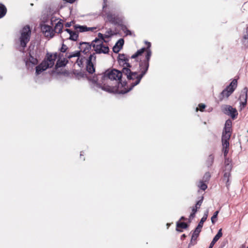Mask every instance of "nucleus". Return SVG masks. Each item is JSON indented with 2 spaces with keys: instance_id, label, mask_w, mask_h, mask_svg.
<instances>
[{
  "instance_id": "79ce46f5",
  "label": "nucleus",
  "mask_w": 248,
  "mask_h": 248,
  "mask_svg": "<svg viewBox=\"0 0 248 248\" xmlns=\"http://www.w3.org/2000/svg\"><path fill=\"white\" fill-rule=\"evenodd\" d=\"M247 34L244 36V39L245 40L248 39V27L246 29Z\"/></svg>"
},
{
  "instance_id": "4c0bfd02",
  "label": "nucleus",
  "mask_w": 248,
  "mask_h": 248,
  "mask_svg": "<svg viewBox=\"0 0 248 248\" xmlns=\"http://www.w3.org/2000/svg\"><path fill=\"white\" fill-rule=\"evenodd\" d=\"M210 173L209 172H207L205 174L203 178L205 179V181H207L209 179V178H210Z\"/></svg>"
},
{
  "instance_id": "de8ad7c7",
  "label": "nucleus",
  "mask_w": 248,
  "mask_h": 248,
  "mask_svg": "<svg viewBox=\"0 0 248 248\" xmlns=\"http://www.w3.org/2000/svg\"><path fill=\"white\" fill-rule=\"evenodd\" d=\"M105 8H105V5H103V10H104V11H105V10H106Z\"/></svg>"
},
{
  "instance_id": "09e8293b",
  "label": "nucleus",
  "mask_w": 248,
  "mask_h": 248,
  "mask_svg": "<svg viewBox=\"0 0 248 248\" xmlns=\"http://www.w3.org/2000/svg\"><path fill=\"white\" fill-rule=\"evenodd\" d=\"M198 110H199V108H196V111H198Z\"/></svg>"
},
{
  "instance_id": "e433bc0d",
  "label": "nucleus",
  "mask_w": 248,
  "mask_h": 248,
  "mask_svg": "<svg viewBox=\"0 0 248 248\" xmlns=\"http://www.w3.org/2000/svg\"><path fill=\"white\" fill-rule=\"evenodd\" d=\"M67 49V46L66 45L63 44L61 48V51L62 52H65L66 51Z\"/></svg>"
},
{
  "instance_id": "ea45409f",
  "label": "nucleus",
  "mask_w": 248,
  "mask_h": 248,
  "mask_svg": "<svg viewBox=\"0 0 248 248\" xmlns=\"http://www.w3.org/2000/svg\"><path fill=\"white\" fill-rule=\"evenodd\" d=\"M208 160L210 162V164L209 165H211L212 163L213 162V161H214V156L212 155H210L209 156V158H208Z\"/></svg>"
},
{
  "instance_id": "603ef678",
  "label": "nucleus",
  "mask_w": 248,
  "mask_h": 248,
  "mask_svg": "<svg viewBox=\"0 0 248 248\" xmlns=\"http://www.w3.org/2000/svg\"><path fill=\"white\" fill-rule=\"evenodd\" d=\"M104 0V3H105V1H106V0Z\"/></svg>"
},
{
  "instance_id": "4468645a",
  "label": "nucleus",
  "mask_w": 248,
  "mask_h": 248,
  "mask_svg": "<svg viewBox=\"0 0 248 248\" xmlns=\"http://www.w3.org/2000/svg\"><path fill=\"white\" fill-rule=\"evenodd\" d=\"M41 30L46 37L51 38L53 36V30L51 26L43 25L41 27Z\"/></svg>"
},
{
  "instance_id": "c756f323",
  "label": "nucleus",
  "mask_w": 248,
  "mask_h": 248,
  "mask_svg": "<svg viewBox=\"0 0 248 248\" xmlns=\"http://www.w3.org/2000/svg\"><path fill=\"white\" fill-rule=\"evenodd\" d=\"M232 121L228 120L226 121L224 127V130L231 131Z\"/></svg>"
},
{
  "instance_id": "423d86ee",
  "label": "nucleus",
  "mask_w": 248,
  "mask_h": 248,
  "mask_svg": "<svg viewBox=\"0 0 248 248\" xmlns=\"http://www.w3.org/2000/svg\"><path fill=\"white\" fill-rule=\"evenodd\" d=\"M231 136V131L223 130L222 136L223 152L225 157L229 151V140Z\"/></svg>"
},
{
  "instance_id": "f03ea898",
  "label": "nucleus",
  "mask_w": 248,
  "mask_h": 248,
  "mask_svg": "<svg viewBox=\"0 0 248 248\" xmlns=\"http://www.w3.org/2000/svg\"><path fill=\"white\" fill-rule=\"evenodd\" d=\"M145 43L147 44V48L146 49V61H144L140 64V70H141V73L140 75H138L136 72H131L129 68H123V73L125 75L127 78L130 80H134L133 82L131 83L132 86L129 88V90L123 91L121 92V93H127L128 91L131 90L133 87L138 84L142 77L146 74L149 67V61L151 56V50L150 49L151 46V43L150 42H145Z\"/></svg>"
},
{
  "instance_id": "cd10ccee",
  "label": "nucleus",
  "mask_w": 248,
  "mask_h": 248,
  "mask_svg": "<svg viewBox=\"0 0 248 248\" xmlns=\"http://www.w3.org/2000/svg\"><path fill=\"white\" fill-rule=\"evenodd\" d=\"M145 50H146L145 48H142L138 50L136 52V53H135L134 54H133L131 56V58L135 59V58L138 57V56L141 55L145 51Z\"/></svg>"
},
{
  "instance_id": "473e14b6",
  "label": "nucleus",
  "mask_w": 248,
  "mask_h": 248,
  "mask_svg": "<svg viewBox=\"0 0 248 248\" xmlns=\"http://www.w3.org/2000/svg\"><path fill=\"white\" fill-rule=\"evenodd\" d=\"M67 62V60L66 61L64 60L63 61L61 62H60V61L59 60L57 62V66H58V67L65 66Z\"/></svg>"
},
{
  "instance_id": "aec40b11",
  "label": "nucleus",
  "mask_w": 248,
  "mask_h": 248,
  "mask_svg": "<svg viewBox=\"0 0 248 248\" xmlns=\"http://www.w3.org/2000/svg\"><path fill=\"white\" fill-rule=\"evenodd\" d=\"M107 20L108 21L110 22L115 23H117V17L115 16V15H112L110 13H108L106 14V16Z\"/></svg>"
},
{
  "instance_id": "49530a36",
  "label": "nucleus",
  "mask_w": 248,
  "mask_h": 248,
  "mask_svg": "<svg viewBox=\"0 0 248 248\" xmlns=\"http://www.w3.org/2000/svg\"><path fill=\"white\" fill-rule=\"evenodd\" d=\"M180 219L181 220L185 219V218L184 217H182Z\"/></svg>"
},
{
  "instance_id": "9b49d317",
  "label": "nucleus",
  "mask_w": 248,
  "mask_h": 248,
  "mask_svg": "<svg viewBox=\"0 0 248 248\" xmlns=\"http://www.w3.org/2000/svg\"><path fill=\"white\" fill-rule=\"evenodd\" d=\"M248 89L247 87L244 88L243 91L242 92L240 97V107L242 109V108H244L247 102V98H248Z\"/></svg>"
},
{
  "instance_id": "20e7f679",
  "label": "nucleus",
  "mask_w": 248,
  "mask_h": 248,
  "mask_svg": "<svg viewBox=\"0 0 248 248\" xmlns=\"http://www.w3.org/2000/svg\"><path fill=\"white\" fill-rule=\"evenodd\" d=\"M31 34V31L28 26L24 27L20 32V36L16 41L18 49L20 51H23L29 42Z\"/></svg>"
},
{
  "instance_id": "2f4dec72",
  "label": "nucleus",
  "mask_w": 248,
  "mask_h": 248,
  "mask_svg": "<svg viewBox=\"0 0 248 248\" xmlns=\"http://www.w3.org/2000/svg\"><path fill=\"white\" fill-rule=\"evenodd\" d=\"M198 186L203 190H205L207 187V185L202 181L200 182Z\"/></svg>"
},
{
  "instance_id": "7c9ffc66",
  "label": "nucleus",
  "mask_w": 248,
  "mask_h": 248,
  "mask_svg": "<svg viewBox=\"0 0 248 248\" xmlns=\"http://www.w3.org/2000/svg\"><path fill=\"white\" fill-rule=\"evenodd\" d=\"M218 213H219L218 211H216L214 213L213 216L212 217L211 222L213 224H215L216 223V222L217 221V217L218 214Z\"/></svg>"
},
{
  "instance_id": "7ed1b4c3",
  "label": "nucleus",
  "mask_w": 248,
  "mask_h": 248,
  "mask_svg": "<svg viewBox=\"0 0 248 248\" xmlns=\"http://www.w3.org/2000/svg\"><path fill=\"white\" fill-rule=\"evenodd\" d=\"M57 58V53H47L45 60L35 67V75H39L48 68L52 67Z\"/></svg>"
},
{
  "instance_id": "f8f14e48",
  "label": "nucleus",
  "mask_w": 248,
  "mask_h": 248,
  "mask_svg": "<svg viewBox=\"0 0 248 248\" xmlns=\"http://www.w3.org/2000/svg\"><path fill=\"white\" fill-rule=\"evenodd\" d=\"M223 111L224 113L228 115H230L232 118H234L235 116L237 115L236 109L233 108L231 106L226 105L224 106L223 108Z\"/></svg>"
},
{
  "instance_id": "ddd939ff",
  "label": "nucleus",
  "mask_w": 248,
  "mask_h": 248,
  "mask_svg": "<svg viewBox=\"0 0 248 248\" xmlns=\"http://www.w3.org/2000/svg\"><path fill=\"white\" fill-rule=\"evenodd\" d=\"M74 28L77 31L80 32L86 31L94 32L96 29V27H87L86 26H81L79 25H75Z\"/></svg>"
},
{
  "instance_id": "6e6552de",
  "label": "nucleus",
  "mask_w": 248,
  "mask_h": 248,
  "mask_svg": "<svg viewBox=\"0 0 248 248\" xmlns=\"http://www.w3.org/2000/svg\"><path fill=\"white\" fill-rule=\"evenodd\" d=\"M26 66L28 69L32 70L33 67L38 63V60L36 57L33 56L31 52L29 53V56L25 60Z\"/></svg>"
},
{
  "instance_id": "1a4fd4ad",
  "label": "nucleus",
  "mask_w": 248,
  "mask_h": 248,
  "mask_svg": "<svg viewBox=\"0 0 248 248\" xmlns=\"http://www.w3.org/2000/svg\"><path fill=\"white\" fill-rule=\"evenodd\" d=\"M62 36L65 37L67 39L77 41L78 37V35L76 31L67 29L62 31Z\"/></svg>"
},
{
  "instance_id": "5701e85b",
  "label": "nucleus",
  "mask_w": 248,
  "mask_h": 248,
  "mask_svg": "<svg viewBox=\"0 0 248 248\" xmlns=\"http://www.w3.org/2000/svg\"><path fill=\"white\" fill-rule=\"evenodd\" d=\"M128 60H118L119 65L123 66V68H129L131 67L130 64L128 62Z\"/></svg>"
},
{
  "instance_id": "6ab92c4d",
  "label": "nucleus",
  "mask_w": 248,
  "mask_h": 248,
  "mask_svg": "<svg viewBox=\"0 0 248 248\" xmlns=\"http://www.w3.org/2000/svg\"><path fill=\"white\" fill-rule=\"evenodd\" d=\"M98 36V38H96L93 41V45H101L103 44L104 35L101 33H99Z\"/></svg>"
},
{
  "instance_id": "393cba45",
  "label": "nucleus",
  "mask_w": 248,
  "mask_h": 248,
  "mask_svg": "<svg viewBox=\"0 0 248 248\" xmlns=\"http://www.w3.org/2000/svg\"><path fill=\"white\" fill-rule=\"evenodd\" d=\"M62 27L63 25L62 23L59 21L56 23L55 26L54 31L56 32L60 33L62 31Z\"/></svg>"
},
{
  "instance_id": "39448f33",
  "label": "nucleus",
  "mask_w": 248,
  "mask_h": 248,
  "mask_svg": "<svg viewBox=\"0 0 248 248\" xmlns=\"http://www.w3.org/2000/svg\"><path fill=\"white\" fill-rule=\"evenodd\" d=\"M65 57L70 60L72 62H74V61L72 59L77 58L75 64L79 67H83V63L85 62V58L81 56L80 51L68 52L65 54Z\"/></svg>"
},
{
  "instance_id": "4be33fe9",
  "label": "nucleus",
  "mask_w": 248,
  "mask_h": 248,
  "mask_svg": "<svg viewBox=\"0 0 248 248\" xmlns=\"http://www.w3.org/2000/svg\"><path fill=\"white\" fill-rule=\"evenodd\" d=\"M202 228V227H199V226L198 225L197 226L192 235L191 241L195 240L197 239V238L199 236L200 232L201 231Z\"/></svg>"
},
{
  "instance_id": "8fccbe9b",
  "label": "nucleus",
  "mask_w": 248,
  "mask_h": 248,
  "mask_svg": "<svg viewBox=\"0 0 248 248\" xmlns=\"http://www.w3.org/2000/svg\"><path fill=\"white\" fill-rule=\"evenodd\" d=\"M182 237H186V235H185V234H183V235H182Z\"/></svg>"
},
{
  "instance_id": "f3484780",
  "label": "nucleus",
  "mask_w": 248,
  "mask_h": 248,
  "mask_svg": "<svg viewBox=\"0 0 248 248\" xmlns=\"http://www.w3.org/2000/svg\"><path fill=\"white\" fill-rule=\"evenodd\" d=\"M124 41L123 39H119L113 47V51L114 53H118L124 45Z\"/></svg>"
},
{
  "instance_id": "a18cd8bd",
  "label": "nucleus",
  "mask_w": 248,
  "mask_h": 248,
  "mask_svg": "<svg viewBox=\"0 0 248 248\" xmlns=\"http://www.w3.org/2000/svg\"><path fill=\"white\" fill-rule=\"evenodd\" d=\"M126 33L127 35L128 34H129L130 35L131 34V31L129 30H127L126 31Z\"/></svg>"
},
{
  "instance_id": "a878e982",
  "label": "nucleus",
  "mask_w": 248,
  "mask_h": 248,
  "mask_svg": "<svg viewBox=\"0 0 248 248\" xmlns=\"http://www.w3.org/2000/svg\"><path fill=\"white\" fill-rule=\"evenodd\" d=\"M222 229H220L218 230L217 233L215 235V236L214 237V238H213V239L211 242L213 244H215L218 240V239L221 237H222Z\"/></svg>"
},
{
  "instance_id": "37998d69",
  "label": "nucleus",
  "mask_w": 248,
  "mask_h": 248,
  "mask_svg": "<svg viewBox=\"0 0 248 248\" xmlns=\"http://www.w3.org/2000/svg\"><path fill=\"white\" fill-rule=\"evenodd\" d=\"M64 1H65L67 2H69L70 3H73L76 0H63Z\"/></svg>"
},
{
  "instance_id": "c85d7f7f",
  "label": "nucleus",
  "mask_w": 248,
  "mask_h": 248,
  "mask_svg": "<svg viewBox=\"0 0 248 248\" xmlns=\"http://www.w3.org/2000/svg\"><path fill=\"white\" fill-rule=\"evenodd\" d=\"M7 12L6 7L3 5H0V18L3 17Z\"/></svg>"
},
{
  "instance_id": "0eeeda50",
  "label": "nucleus",
  "mask_w": 248,
  "mask_h": 248,
  "mask_svg": "<svg viewBox=\"0 0 248 248\" xmlns=\"http://www.w3.org/2000/svg\"><path fill=\"white\" fill-rule=\"evenodd\" d=\"M237 85V80L234 79L221 93L223 98H228L235 90Z\"/></svg>"
},
{
  "instance_id": "dca6fc26",
  "label": "nucleus",
  "mask_w": 248,
  "mask_h": 248,
  "mask_svg": "<svg viewBox=\"0 0 248 248\" xmlns=\"http://www.w3.org/2000/svg\"><path fill=\"white\" fill-rule=\"evenodd\" d=\"M80 49L81 52L84 54H86L90 51L91 46L87 43L83 42L80 44Z\"/></svg>"
},
{
  "instance_id": "c9c22d12",
  "label": "nucleus",
  "mask_w": 248,
  "mask_h": 248,
  "mask_svg": "<svg viewBox=\"0 0 248 248\" xmlns=\"http://www.w3.org/2000/svg\"><path fill=\"white\" fill-rule=\"evenodd\" d=\"M203 197H202V199L198 201L195 205V206L196 208L199 209L200 208V206H201L202 201H203Z\"/></svg>"
},
{
  "instance_id": "72a5a7b5",
  "label": "nucleus",
  "mask_w": 248,
  "mask_h": 248,
  "mask_svg": "<svg viewBox=\"0 0 248 248\" xmlns=\"http://www.w3.org/2000/svg\"><path fill=\"white\" fill-rule=\"evenodd\" d=\"M198 208H196V207H193L192 209V213L190 215V218H193L195 217V214L197 212Z\"/></svg>"
},
{
  "instance_id": "bb28decb",
  "label": "nucleus",
  "mask_w": 248,
  "mask_h": 248,
  "mask_svg": "<svg viewBox=\"0 0 248 248\" xmlns=\"http://www.w3.org/2000/svg\"><path fill=\"white\" fill-rule=\"evenodd\" d=\"M176 226H177L176 230L179 232L182 231L180 229V228L186 229L187 227V225L186 223L180 222L179 221L177 222Z\"/></svg>"
},
{
  "instance_id": "3c124183",
  "label": "nucleus",
  "mask_w": 248,
  "mask_h": 248,
  "mask_svg": "<svg viewBox=\"0 0 248 248\" xmlns=\"http://www.w3.org/2000/svg\"><path fill=\"white\" fill-rule=\"evenodd\" d=\"M82 155V152H81V153H80V155Z\"/></svg>"
},
{
  "instance_id": "a19ab883",
  "label": "nucleus",
  "mask_w": 248,
  "mask_h": 248,
  "mask_svg": "<svg viewBox=\"0 0 248 248\" xmlns=\"http://www.w3.org/2000/svg\"><path fill=\"white\" fill-rule=\"evenodd\" d=\"M73 22H67L65 24V26L66 27H70L71 26Z\"/></svg>"
},
{
  "instance_id": "58836bf2",
  "label": "nucleus",
  "mask_w": 248,
  "mask_h": 248,
  "mask_svg": "<svg viewBox=\"0 0 248 248\" xmlns=\"http://www.w3.org/2000/svg\"><path fill=\"white\" fill-rule=\"evenodd\" d=\"M199 107L200 111H202L203 109L205 108V105L203 104H200L199 105Z\"/></svg>"
},
{
  "instance_id": "412c9836",
  "label": "nucleus",
  "mask_w": 248,
  "mask_h": 248,
  "mask_svg": "<svg viewBox=\"0 0 248 248\" xmlns=\"http://www.w3.org/2000/svg\"><path fill=\"white\" fill-rule=\"evenodd\" d=\"M231 176V172L229 171H224L223 180L226 183V186L228 188L230 186V177Z\"/></svg>"
},
{
  "instance_id": "b1692460",
  "label": "nucleus",
  "mask_w": 248,
  "mask_h": 248,
  "mask_svg": "<svg viewBox=\"0 0 248 248\" xmlns=\"http://www.w3.org/2000/svg\"><path fill=\"white\" fill-rule=\"evenodd\" d=\"M208 213H209L208 210H207L204 212L203 217L202 218V219H201V221H200V222L198 224V226H199V227H202L203 223L207 219V217H208Z\"/></svg>"
},
{
  "instance_id": "2eb2a0df",
  "label": "nucleus",
  "mask_w": 248,
  "mask_h": 248,
  "mask_svg": "<svg viewBox=\"0 0 248 248\" xmlns=\"http://www.w3.org/2000/svg\"><path fill=\"white\" fill-rule=\"evenodd\" d=\"M93 48L97 53H107L109 51V48L107 46L101 45H93Z\"/></svg>"
},
{
  "instance_id": "f704fd0d",
  "label": "nucleus",
  "mask_w": 248,
  "mask_h": 248,
  "mask_svg": "<svg viewBox=\"0 0 248 248\" xmlns=\"http://www.w3.org/2000/svg\"><path fill=\"white\" fill-rule=\"evenodd\" d=\"M118 60H128V59L126 58V56H125V55L124 54H120L118 56Z\"/></svg>"
},
{
  "instance_id": "9d476101",
  "label": "nucleus",
  "mask_w": 248,
  "mask_h": 248,
  "mask_svg": "<svg viewBox=\"0 0 248 248\" xmlns=\"http://www.w3.org/2000/svg\"><path fill=\"white\" fill-rule=\"evenodd\" d=\"M94 54L90 55L88 59L86 60V69L89 73H93L95 71V68L93 64V61L95 60Z\"/></svg>"
},
{
  "instance_id": "a211bd4d",
  "label": "nucleus",
  "mask_w": 248,
  "mask_h": 248,
  "mask_svg": "<svg viewBox=\"0 0 248 248\" xmlns=\"http://www.w3.org/2000/svg\"><path fill=\"white\" fill-rule=\"evenodd\" d=\"M231 162V160L228 158L225 159L224 171H229L231 172L232 168Z\"/></svg>"
},
{
  "instance_id": "c03bdc74",
  "label": "nucleus",
  "mask_w": 248,
  "mask_h": 248,
  "mask_svg": "<svg viewBox=\"0 0 248 248\" xmlns=\"http://www.w3.org/2000/svg\"><path fill=\"white\" fill-rule=\"evenodd\" d=\"M215 244H213L212 242L210 243L209 247L208 248H212Z\"/></svg>"
},
{
  "instance_id": "f257e3e1",
  "label": "nucleus",
  "mask_w": 248,
  "mask_h": 248,
  "mask_svg": "<svg viewBox=\"0 0 248 248\" xmlns=\"http://www.w3.org/2000/svg\"><path fill=\"white\" fill-rule=\"evenodd\" d=\"M123 72L116 69H112L106 71L103 75H99L97 77H93L91 81L93 84V88H100L108 93H119L123 91H119L120 84L123 86L121 82Z\"/></svg>"
}]
</instances>
